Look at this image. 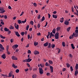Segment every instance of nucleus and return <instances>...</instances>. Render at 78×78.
<instances>
[{"instance_id": "obj_45", "label": "nucleus", "mask_w": 78, "mask_h": 78, "mask_svg": "<svg viewBox=\"0 0 78 78\" xmlns=\"http://www.w3.org/2000/svg\"><path fill=\"white\" fill-rule=\"evenodd\" d=\"M23 62H28V59H26L25 60H23Z\"/></svg>"}, {"instance_id": "obj_10", "label": "nucleus", "mask_w": 78, "mask_h": 78, "mask_svg": "<svg viewBox=\"0 0 78 78\" xmlns=\"http://www.w3.org/2000/svg\"><path fill=\"white\" fill-rule=\"evenodd\" d=\"M15 34L16 36H17L18 37H20V34L19 33V32H15Z\"/></svg>"}, {"instance_id": "obj_20", "label": "nucleus", "mask_w": 78, "mask_h": 78, "mask_svg": "<svg viewBox=\"0 0 78 78\" xmlns=\"http://www.w3.org/2000/svg\"><path fill=\"white\" fill-rule=\"evenodd\" d=\"M0 48L1 49H5L3 47V45L2 44H0Z\"/></svg>"}, {"instance_id": "obj_40", "label": "nucleus", "mask_w": 78, "mask_h": 78, "mask_svg": "<svg viewBox=\"0 0 78 78\" xmlns=\"http://www.w3.org/2000/svg\"><path fill=\"white\" fill-rule=\"evenodd\" d=\"M27 22V19H25L24 21H22L21 22L23 23H25Z\"/></svg>"}, {"instance_id": "obj_19", "label": "nucleus", "mask_w": 78, "mask_h": 78, "mask_svg": "<svg viewBox=\"0 0 78 78\" xmlns=\"http://www.w3.org/2000/svg\"><path fill=\"white\" fill-rule=\"evenodd\" d=\"M12 67H13L15 69H16V68H17V66H16V65H14V63H13V64H12Z\"/></svg>"}, {"instance_id": "obj_49", "label": "nucleus", "mask_w": 78, "mask_h": 78, "mask_svg": "<svg viewBox=\"0 0 78 78\" xmlns=\"http://www.w3.org/2000/svg\"><path fill=\"white\" fill-rule=\"evenodd\" d=\"M1 11H4V8L3 7H0Z\"/></svg>"}, {"instance_id": "obj_24", "label": "nucleus", "mask_w": 78, "mask_h": 78, "mask_svg": "<svg viewBox=\"0 0 78 78\" xmlns=\"http://www.w3.org/2000/svg\"><path fill=\"white\" fill-rule=\"evenodd\" d=\"M45 17L43 16L42 17V19L41 20V22H42L43 21L45 20Z\"/></svg>"}, {"instance_id": "obj_30", "label": "nucleus", "mask_w": 78, "mask_h": 78, "mask_svg": "<svg viewBox=\"0 0 78 78\" xmlns=\"http://www.w3.org/2000/svg\"><path fill=\"white\" fill-rule=\"evenodd\" d=\"M51 48V43H49V44L48 46V48Z\"/></svg>"}, {"instance_id": "obj_14", "label": "nucleus", "mask_w": 78, "mask_h": 78, "mask_svg": "<svg viewBox=\"0 0 78 78\" xmlns=\"http://www.w3.org/2000/svg\"><path fill=\"white\" fill-rule=\"evenodd\" d=\"M48 45V42H46L44 44V47H47Z\"/></svg>"}, {"instance_id": "obj_28", "label": "nucleus", "mask_w": 78, "mask_h": 78, "mask_svg": "<svg viewBox=\"0 0 78 78\" xmlns=\"http://www.w3.org/2000/svg\"><path fill=\"white\" fill-rule=\"evenodd\" d=\"M76 70H78V64H76L75 66Z\"/></svg>"}, {"instance_id": "obj_54", "label": "nucleus", "mask_w": 78, "mask_h": 78, "mask_svg": "<svg viewBox=\"0 0 78 78\" xmlns=\"http://www.w3.org/2000/svg\"><path fill=\"white\" fill-rule=\"evenodd\" d=\"M37 36H41V33L40 32H39L38 34H37Z\"/></svg>"}, {"instance_id": "obj_12", "label": "nucleus", "mask_w": 78, "mask_h": 78, "mask_svg": "<svg viewBox=\"0 0 78 78\" xmlns=\"http://www.w3.org/2000/svg\"><path fill=\"white\" fill-rule=\"evenodd\" d=\"M69 24V22L66 21L64 23V24L66 25H68Z\"/></svg>"}, {"instance_id": "obj_7", "label": "nucleus", "mask_w": 78, "mask_h": 78, "mask_svg": "<svg viewBox=\"0 0 78 78\" xmlns=\"http://www.w3.org/2000/svg\"><path fill=\"white\" fill-rule=\"evenodd\" d=\"M15 27L16 29L18 30V29H19V25H17V24L16 23H15Z\"/></svg>"}, {"instance_id": "obj_46", "label": "nucleus", "mask_w": 78, "mask_h": 78, "mask_svg": "<svg viewBox=\"0 0 78 78\" xmlns=\"http://www.w3.org/2000/svg\"><path fill=\"white\" fill-rule=\"evenodd\" d=\"M16 73H19V69H17L16 70Z\"/></svg>"}, {"instance_id": "obj_58", "label": "nucleus", "mask_w": 78, "mask_h": 78, "mask_svg": "<svg viewBox=\"0 0 78 78\" xmlns=\"http://www.w3.org/2000/svg\"><path fill=\"white\" fill-rule=\"evenodd\" d=\"M75 32L76 33V34L78 33V30L77 29V30H75Z\"/></svg>"}, {"instance_id": "obj_23", "label": "nucleus", "mask_w": 78, "mask_h": 78, "mask_svg": "<svg viewBox=\"0 0 78 78\" xmlns=\"http://www.w3.org/2000/svg\"><path fill=\"white\" fill-rule=\"evenodd\" d=\"M14 28V27H12V25L10 26V27H9V29H10V30H13Z\"/></svg>"}, {"instance_id": "obj_11", "label": "nucleus", "mask_w": 78, "mask_h": 78, "mask_svg": "<svg viewBox=\"0 0 78 78\" xmlns=\"http://www.w3.org/2000/svg\"><path fill=\"white\" fill-rule=\"evenodd\" d=\"M1 58H3V59H5L6 58V55H5V54H4L2 56Z\"/></svg>"}, {"instance_id": "obj_52", "label": "nucleus", "mask_w": 78, "mask_h": 78, "mask_svg": "<svg viewBox=\"0 0 78 78\" xmlns=\"http://www.w3.org/2000/svg\"><path fill=\"white\" fill-rule=\"evenodd\" d=\"M24 34H25V33H24V32H21V34L22 36H23Z\"/></svg>"}, {"instance_id": "obj_32", "label": "nucleus", "mask_w": 78, "mask_h": 78, "mask_svg": "<svg viewBox=\"0 0 78 78\" xmlns=\"http://www.w3.org/2000/svg\"><path fill=\"white\" fill-rule=\"evenodd\" d=\"M55 47V44H52L51 45V47L52 48H53Z\"/></svg>"}, {"instance_id": "obj_1", "label": "nucleus", "mask_w": 78, "mask_h": 78, "mask_svg": "<svg viewBox=\"0 0 78 78\" xmlns=\"http://www.w3.org/2000/svg\"><path fill=\"white\" fill-rule=\"evenodd\" d=\"M39 70L40 75H42L43 73H44V70H43L42 68L40 67L39 68Z\"/></svg>"}, {"instance_id": "obj_21", "label": "nucleus", "mask_w": 78, "mask_h": 78, "mask_svg": "<svg viewBox=\"0 0 78 78\" xmlns=\"http://www.w3.org/2000/svg\"><path fill=\"white\" fill-rule=\"evenodd\" d=\"M48 62L49 63V64H53V61L51 60H49Z\"/></svg>"}, {"instance_id": "obj_62", "label": "nucleus", "mask_w": 78, "mask_h": 78, "mask_svg": "<svg viewBox=\"0 0 78 78\" xmlns=\"http://www.w3.org/2000/svg\"><path fill=\"white\" fill-rule=\"evenodd\" d=\"M8 8H9V9H12L11 7V6L10 5L9 6Z\"/></svg>"}, {"instance_id": "obj_17", "label": "nucleus", "mask_w": 78, "mask_h": 78, "mask_svg": "<svg viewBox=\"0 0 78 78\" xmlns=\"http://www.w3.org/2000/svg\"><path fill=\"white\" fill-rule=\"evenodd\" d=\"M52 32L53 34H55L56 33V29H54L52 31Z\"/></svg>"}, {"instance_id": "obj_48", "label": "nucleus", "mask_w": 78, "mask_h": 78, "mask_svg": "<svg viewBox=\"0 0 78 78\" xmlns=\"http://www.w3.org/2000/svg\"><path fill=\"white\" fill-rule=\"evenodd\" d=\"M14 42V39H10V42L11 43H12Z\"/></svg>"}, {"instance_id": "obj_6", "label": "nucleus", "mask_w": 78, "mask_h": 78, "mask_svg": "<svg viewBox=\"0 0 78 78\" xmlns=\"http://www.w3.org/2000/svg\"><path fill=\"white\" fill-rule=\"evenodd\" d=\"M34 53L35 55H39V52L38 51H34Z\"/></svg>"}, {"instance_id": "obj_44", "label": "nucleus", "mask_w": 78, "mask_h": 78, "mask_svg": "<svg viewBox=\"0 0 78 78\" xmlns=\"http://www.w3.org/2000/svg\"><path fill=\"white\" fill-rule=\"evenodd\" d=\"M34 23L33 22V21H31L30 22V24H31V25H33Z\"/></svg>"}, {"instance_id": "obj_33", "label": "nucleus", "mask_w": 78, "mask_h": 78, "mask_svg": "<svg viewBox=\"0 0 78 78\" xmlns=\"http://www.w3.org/2000/svg\"><path fill=\"white\" fill-rule=\"evenodd\" d=\"M62 45L63 47H65L66 46V44L65 43H64V42H62Z\"/></svg>"}, {"instance_id": "obj_59", "label": "nucleus", "mask_w": 78, "mask_h": 78, "mask_svg": "<svg viewBox=\"0 0 78 78\" xmlns=\"http://www.w3.org/2000/svg\"><path fill=\"white\" fill-rule=\"evenodd\" d=\"M9 45H7L6 46V49H9Z\"/></svg>"}, {"instance_id": "obj_4", "label": "nucleus", "mask_w": 78, "mask_h": 78, "mask_svg": "<svg viewBox=\"0 0 78 78\" xmlns=\"http://www.w3.org/2000/svg\"><path fill=\"white\" fill-rule=\"evenodd\" d=\"M11 58L12 60H17V58L16 57L14 56H12Z\"/></svg>"}, {"instance_id": "obj_8", "label": "nucleus", "mask_w": 78, "mask_h": 78, "mask_svg": "<svg viewBox=\"0 0 78 78\" xmlns=\"http://www.w3.org/2000/svg\"><path fill=\"white\" fill-rule=\"evenodd\" d=\"M12 73H13V72L12 71H11V72L9 73V77H11V76H12Z\"/></svg>"}, {"instance_id": "obj_38", "label": "nucleus", "mask_w": 78, "mask_h": 78, "mask_svg": "<svg viewBox=\"0 0 78 78\" xmlns=\"http://www.w3.org/2000/svg\"><path fill=\"white\" fill-rule=\"evenodd\" d=\"M18 23L19 24H20V23H22V21L20 20H18Z\"/></svg>"}, {"instance_id": "obj_16", "label": "nucleus", "mask_w": 78, "mask_h": 78, "mask_svg": "<svg viewBox=\"0 0 78 78\" xmlns=\"http://www.w3.org/2000/svg\"><path fill=\"white\" fill-rule=\"evenodd\" d=\"M60 21L61 23H62V22H64V18L62 17V18H61Z\"/></svg>"}, {"instance_id": "obj_50", "label": "nucleus", "mask_w": 78, "mask_h": 78, "mask_svg": "<svg viewBox=\"0 0 78 78\" xmlns=\"http://www.w3.org/2000/svg\"><path fill=\"white\" fill-rule=\"evenodd\" d=\"M33 5H34V6H37V4L35 2H34L33 3Z\"/></svg>"}, {"instance_id": "obj_55", "label": "nucleus", "mask_w": 78, "mask_h": 78, "mask_svg": "<svg viewBox=\"0 0 78 78\" xmlns=\"http://www.w3.org/2000/svg\"><path fill=\"white\" fill-rule=\"evenodd\" d=\"M69 56L70 57V58H72V57H73V56L72 54H71L69 55Z\"/></svg>"}, {"instance_id": "obj_41", "label": "nucleus", "mask_w": 78, "mask_h": 78, "mask_svg": "<svg viewBox=\"0 0 78 78\" xmlns=\"http://www.w3.org/2000/svg\"><path fill=\"white\" fill-rule=\"evenodd\" d=\"M40 66L41 67V68H42L44 67V65H42L41 64H40Z\"/></svg>"}, {"instance_id": "obj_31", "label": "nucleus", "mask_w": 78, "mask_h": 78, "mask_svg": "<svg viewBox=\"0 0 78 78\" xmlns=\"http://www.w3.org/2000/svg\"><path fill=\"white\" fill-rule=\"evenodd\" d=\"M37 76V75L36 74L32 76V78H36Z\"/></svg>"}, {"instance_id": "obj_36", "label": "nucleus", "mask_w": 78, "mask_h": 78, "mask_svg": "<svg viewBox=\"0 0 78 78\" xmlns=\"http://www.w3.org/2000/svg\"><path fill=\"white\" fill-rule=\"evenodd\" d=\"M0 37L2 39H5V37L3 36L2 35H1Z\"/></svg>"}, {"instance_id": "obj_2", "label": "nucleus", "mask_w": 78, "mask_h": 78, "mask_svg": "<svg viewBox=\"0 0 78 78\" xmlns=\"http://www.w3.org/2000/svg\"><path fill=\"white\" fill-rule=\"evenodd\" d=\"M54 37L56 39H59V33H56L55 34Z\"/></svg>"}, {"instance_id": "obj_63", "label": "nucleus", "mask_w": 78, "mask_h": 78, "mask_svg": "<svg viewBox=\"0 0 78 78\" xmlns=\"http://www.w3.org/2000/svg\"><path fill=\"white\" fill-rule=\"evenodd\" d=\"M7 16L6 15H5L4 16V19H7Z\"/></svg>"}, {"instance_id": "obj_37", "label": "nucleus", "mask_w": 78, "mask_h": 78, "mask_svg": "<svg viewBox=\"0 0 78 78\" xmlns=\"http://www.w3.org/2000/svg\"><path fill=\"white\" fill-rule=\"evenodd\" d=\"M71 46L73 49H75V47H74V45H73V44H71Z\"/></svg>"}, {"instance_id": "obj_43", "label": "nucleus", "mask_w": 78, "mask_h": 78, "mask_svg": "<svg viewBox=\"0 0 78 78\" xmlns=\"http://www.w3.org/2000/svg\"><path fill=\"white\" fill-rule=\"evenodd\" d=\"M40 17H41V15L38 14V16L37 17V19H40Z\"/></svg>"}, {"instance_id": "obj_47", "label": "nucleus", "mask_w": 78, "mask_h": 78, "mask_svg": "<svg viewBox=\"0 0 78 78\" xmlns=\"http://www.w3.org/2000/svg\"><path fill=\"white\" fill-rule=\"evenodd\" d=\"M49 65H50V64H48V63H47V62H46V63H45L46 66H49Z\"/></svg>"}, {"instance_id": "obj_34", "label": "nucleus", "mask_w": 78, "mask_h": 78, "mask_svg": "<svg viewBox=\"0 0 78 78\" xmlns=\"http://www.w3.org/2000/svg\"><path fill=\"white\" fill-rule=\"evenodd\" d=\"M66 66L68 68H69V67H70V65L69 63H67Z\"/></svg>"}, {"instance_id": "obj_42", "label": "nucleus", "mask_w": 78, "mask_h": 78, "mask_svg": "<svg viewBox=\"0 0 78 78\" xmlns=\"http://www.w3.org/2000/svg\"><path fill=\"white\" fill-rule=\"evenodd\" d=\"M6 51L8 55H10V52H9V51H8V49H7Z\"/></svg>"}, {"instance_id": "obj_13", "label": "nucleus", "mask_w": 78, "mask_h": 78, "mask_svg": "<svg viewBox=\"0 0 78 78\" xmlns=\"http://www.w3.org/2000/svg\"><path fill=\"white\" fill-rule=\"evenodd\" d=\"M77 70L78 69H76V71L75 72V76H76L78 73V71Z\"/></svg>"}, {"instance_id": "obj_60", "label": "nucleus", "mask_w": 78, "mask_h": 78, "mask_svg": "<svg viewBox=\"0 0 78 78\" xmlns=\"http://www.w3.org/2000/svg\"><path fill=\"white\" fill-rule=\"evenodd\" d=\"M37 28H40V24L39 23L38 24L37 26Z\"/></svg>"}, {"instance_id": "obj_5", "label": "nucleus", "mask_w": 78, "mask_h": 78, "mask_svg": "<svg viewBox=\"0 0 78 78\" xmlns=\"http://www.w3.org/2000/svg\"><path fill=\"white\" fill-rule=\"evenodd\" d=\"M50 69L51 73H52L53 72V66H51L50 67Z\"/></svg>"}, {"instance_id": "obj_53", "label": "nucleus", "mask_w": 78, "mask_h": 78, "mask_svg": "<svg viewBox=\"0 0 78 78\" xmlns=\"http://www.w3.org/2000/svg\"><path fill=\"white\" fill-rule=\"evenodd\" d=\"M5 12V10H3V11H0V13H4Z\"/></svg>"}, {"instance_id": "obj_27", "label": "nucleus", "mask_w": 78, "mask_h": 78, "mask_svg": "<svg viewBox=\"0 0 78 78\" xmlns=\"http://www.w3.org/2000/svg\"><path fill=\"white\" fill-rule=\"evenodd\" d=\"M31 60H32V59L31 58H28L27 59V62H30V61H31Z\"/></svg>"}, {"instance_id": "obj_29", "label": "nucleus", "mask_w": 78, "mask_h": 78, "mask_svg": "<svg viewBox=\"0 0 78 78\" xmlns=\"http://www.w3.org/2000/svg\"><path fill=\"white\" fill-rule=\"evenodd\" d=\"M70 68L71 69V72H73V67L72 66H71Z\"/></svg>"}, {"instance_id": "obj_51", "label": "nucleus", "mask_w": 78, "mask_h": 78, "mask_svg": "<svg viewBox=\"0 0 78 78\" xmlns=\"http://www.w3.org/2000/svg\"><path fill=\"white\" fill-rule=\"evenodd\" d=\"M66 68H64L62 69L63 72H64L65 71H66Z\"/></svg>"}, {"instance_id": "obj_3", "label": "nucleus", "mask_w": 78, "mask_h": 78, "mask_svg": "<svg viewBox=\"0 0 78 78\" xmlns=\"http://www.w3.org/2000/svg\"><path fill=\"white\" fill-rule=\"evenodd\" d=\"M19 47V45L17 44H15L12 46V48L13 49H16L17 47Z\"/></svg>"}, {"instance_id": "obj_56", "label": "nucleus", "mask_w": 78, "mask_h": 78, "mask_svg": "<svg viewBox=\"0 0 78 78\" xmlns=\"http://www.w3.org/2000/svg\"><path fill=\"white\" fill-rule=\"evenodd\" d=\"M23 13H24V12H21V13L20 15V16H22V15H23Z\"/></svg>"}, {"instance_id": "obj_9", "label": "nucleus", "mask_w": 78, "mask_h": 78, "mask_svg": "<svg viewBox=\"0 0 78 78\" xmlns=\"http://www.w3.org/2000/svg\"><path fill=\"white\" fill-rule=\"evenodd\" d=\"M73 34L74 36L75 37H78V33H73Z\"/></svg>"}, {"instance_id": "obj_25", "label": "nucleus", "mask_w": 78, "mask_h": 78, "mask_svg": "<svg viewBox=\"0 0 78 78\" xmlns=\"http://www.w3.org/2000/svg\"><path fill=\"white\" fill-rule=\"evenodd\" d=\"M57 31H59L60 29H61V27H58L57 28Z\"/></svg>"}, {"instance_id": "obj_18", "label": "nucleus", "mask_w": 78, "mask_h": 78, "mask_svg": "<svg viewBox=\"0 0 78 78\" xmlns=\"http://www.w3.org/2000/svg\"><path fill=\"white\" fill-rule=\"evenodd\" d=\"M52 17L53 18H54V19H57V15H53Z\"/></svg>"}, {"instance_id": "obj_35", "label": "nucleus", "mask_w": 78, "mask_h": 78, "mask_svg": "<svg viewBox=\"0 0 78 78\" xmlns=\"http://www.w3.org/2000/svg\"><path fill=\"white\" fill-rule=\"evenodd\" d=\"M70 28H71V27H69L67 29V30L68 32L70 31Z\"/></svg>"}, {"instance_id": "obj_22", "label": "nucleus", "mask_w": 78, "mask_h": 78, "mask_svg": "<svg viewBox=\"0 0 78 78\" xmlns=\"http://www.w3.org/2000/svg\"><path fill=\"white\" fill-rule=\"evenodd\" d=\"M73 36L74 35H73V34H72L71 35V36H70L69 37V38L70 39H73Z\"/></svg>"}, {"instance_id": "obj_61", "label": "nucleus", "mask_w": 78, "mask_h": 78, "mask_svg": "<svg viewBox=\"0 0 78 78\" xmlns=\"http://www.w3.org/2000/svg\"><path fill=\"white\" fill-rule=\"evenodd\" d=\"M73 7H72V12H74V10H73Z\"/></svg>"}, {"instance_id": "obj_15", "label": "nucleus", "mask_w": 78, "mask_h": 78, "mask_svg": "<svg viewBox=\"0 0 78 78\" xmlns=\"http://www.w3.org/2000/svg\"><path fill=\"white\" fill-rule=\"evenodd\" d=\"M9 29H8L7 28L5 27L4 28V30L5 31H6V32H7V31H9Z\"/></svg>"}, {"instance_id": "obj_57", "label": "nucleus", "mask_w": 78, "mask_h": 78, "mask_svg": "<svg viewBox=\"0 0 78 78\" xmlns=\"http://www.w3.org/2000/svg\"><path fill=\"white\" fill-rule=\"evenodd\" d=\"M28 54H31V51H30V50H28Z\"/></svg>"}, {"instance_id": "obj_39", "label": "nucleus", "mask_w": 78, "mask_h": 78, "mask_svg": "<svg viewBox=\"0 0 78 78\" xmlns=\"http://www.w3.org/2000/svg\"><path fill=\"white\" fill-rule=\"evenodd\" d=\"M28 28H29V25H27V26L26 30H28Z\"/></svg>"}, {"instance_id": "obj_64", "label": "nucleus", "mask_w": 78, "mask_h": 78, "mask_svg": "<svg viewBox=\"0 0 78 78\" xmlns=\"http://www.w3.org/2000/svg\"><path fill=\"white\" fill-rule=\"evenodd\" d=\"M74 14H75L76 15V16H78V13H77L76 12H74Z\"/></svg>"}, {"instance_id": "obj_26", "label": "nucleus", "mask_w": 78, "mask_h": 78, "mask_svg": "<svg viewBox=\"0 0 78 78\" xmlns=\"http://www.w3.org/2000/svg\"><path fill=\"white\" fill-rule=\"evenodd\" d=\"M38 45V42H36V41H35L34 42V45L35 46H37V45Z\"/></svg>"}]
</instances>
